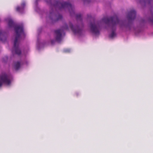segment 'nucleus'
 <instances>
[{
    "mask_svg": "<svg viewBox=\"0 0 153 153\" xmlns=\"http://www.w3.org/2000/svg\"><path fill=\"white\" fill-rule=\"evenodd\" d=\"M16 36L14 42V45L12 50L13 53L15 52L16 54L19 55L21 53L19 48L18 41L19 40L21 35L24 34L23 27L22 25H18L15 27Z\"/></svg>",
    "mask_w": 153,
    "mask_h": 153,
    "instance_id": "nucleus-1",
    "label": "nucleus"
},
{
    "mask_svg": "<svg viewBox=\"0 0 153 153\" xmlns=\"http://www.w3.org/2000/svg\"><path fill=\"white\" fill-rule=\"evenodd\" d=\"M54 6L56 8L59 10L66 7L68 8L71 14H72V13H74V7L69 3L64 1L61 2L58 1L56 2Z\"/></svg>",
    "mask_w": 153,
    "mask_h": 153,
    "instance_id": "nucleus-2",
    "label": "nucleus"
},
{
    "mask_svg": "<svg viewBox=\"0 0 153 153\" xmlns=\"http://www.w3.org/2000/svg\"><path fill=\"white\" fill-rule=\"evenodd\" d=\"M102 21L106 24H111L113 27L119 24L120 22V21L119 20L118 18L116 15L110 18H104L102 19Z\"/></svg>",
    "mask_w": 153,
    "mask_h": 153,
    "instance_id": "nucleus-3",
    "label": "nucleus"
},
{
    "mask_svg": "<svg viewBox=\"0 0 153 153\" xmlns=\"http://www.w3.org/2000/svg\"><path fill=\"white\" fill-rule=\"evenodd\" d=\"M10 83V80L7 75L4 73L0 75V87H1L3 84L9 85Z\"/></svg>",
    "mask_w": 153,
    "mask_h": 153,
    "instance_id": "nucleus-4",
    "label": "nucleus"
},
{
    "mask_svg": "<svg viewBox=\"0 0 153 153\" xmlns=\"http://www.w3.org/2000/svg\"><path fill=\"white\" fill-rule=\"evenodd\" d=\"M93 23L91 22L90 25V28L91 31L94 34L98 35L100 34V27L98 25L96 24L94 19Z\"/></svg>",
    "mask_w": 153,
    "mask_h": 153,
    "instance_id": "nucleus-5",
    "label": "nucleus"
},
{
    "mask_svg": "<svg viewBox=\"0 0 153 153\" xmlns=\"http://www.w3.org/2000/svg\"><path fill=\"white\" fill-rule=\"evenodd\" d=\"M69 25L71 30L74 34H80L81 33L82 28V26H76L74 27L71 22H69Z\"/></svg>",
    "mask_w": 153,
    "mask_h": 153,
    "instance_id": "nucleus-6",
    "label": "nucleus"
},
{
    "mask_svg": "<svg viewBox=\"0 0 153 153\" xmlns=\"http://www.w3.org/2000/svg\"><path fill=\"white\" fill-rule=\"evenodd\" d=\"M56 35V39L58 42H60L62 39V36L63 33V31L62 29H58L55 30Z\"/></svg>",
    "mask_w": 153,
    "mask_h": 153,
    "instance_id": "nucleus-7",
    "label": "nucleus"
},
{
    "mask_svg": "<svg viewBox=\"0 0 153 153\" xmlns=\"http://www.w3.org/2000/svg\"><path fill=\"white\" fill-rule=\"evenodd\" d=\"M136 12L134 10H131L128 13L127 18L129 22L134 20L136 18Z\"/></svg>",
    "mask_w": 153,
    "mask_h": 153,
    "instance_id": "nucleus-8",
    "label": "nucleus"
},
{
    "mask_svg": "<svg viewBox=\"0 0 153 153\" xmlns=\"http://www.w3.org/2000/svg\"><path fill=\"white\" fill-rule=\"evenodd\" d=\"M25 6V2H23L21 4V7L17 6L16 8V10L18 12L22 13L24 10V7Z\"/></svg>",
    "mask_w": 153,
    "mask_h": 153,
    "instance_id": "nucleus-9",
    "label": "nucleus"
},
{
    "mask_svg": "<svg viewBox=\"0 0 153 153\" xmlns=\"http://www.w3.org/2000/svg\"><path fill=\"white\" fill-rule=\"evenodd\" d=\"M145 3L150 4L153 2V0H145ZM149 20L152 24H153V12H152V16L149 19Z\"/></svg>",
    "mask_w": 153,
    "mask_h": 153,
    "instance_id": "nucleus-10",
    "label": "nucleus"
},
{
    "mask_svg": "<svg viewBox=\"0 0 153 153\" xmlns=\"http://www.w3.org/2000/svg\"><path fill=\"white\" fill-rule=\"evenodd\" d=\"M20 66V63L19 62H17L15 63L14 67L16 70L19 69Z\"/></svg>",
    "mask_w": 153,
    "mask_h": 153,
    "instance_id": "nucleus-11",
    "label": "nucleus"
},
{
    "mask_svg": "<svg viewBox=\"0 0 153 153\" xmlns=\"http://www.w3.org/2000/svg\"><path fill=\"white\" fill-rule=\"evenodd\" d=\"M14 24L13 21L11 19L9 20L8 25L10 27H12L14 26Z\"/></svg>",
    "mask_w": 153,
    "mask_h": 153,
    "instance_id": "nucleus-12",
    "label": "nucleus"
},
{
    "mask_svg": "<svg viewBox=\"0 0 153 153\" xmlns=\"http://www.w3.org/2000/svg\"><path fill=\"white\" fill-rule=\"evenodd\" d=\"M76 19L77 21L79 20L81 22H82V18L81 15L79 14L76 15Z\"/></svg>",
    "mask_w": 153,
    "mask_h": 153,
    "instance_id": "nucleus-13",
    "label": "nucleus"
},
{
    "mask_svg": "<svg viewBox=\"0 0 153 153\" xmlns=\"http://www.w3.org/2000/svg\"><path fill=\"white\" fill-rule=\"evenodd\" d=\"M116 36V34L115 33L114 31H113L111 34L109 35V37L111 38H112Z\"/></svg>",
    "mask_w": 153,
    "mask_h": 153,
    "instance_id": "nucleus-14",
    "label": "nucleus"
},
{
    "mask_svg": "<svg viewBox=\"0 0 153 153\" xmlns=\"http://www.w3.org/2000/svg\"><path fill=\"white\" fill-rule=\"evenodd\" d=\"M62 28L64 30H68V27L66 23L62 27Z\"/></svg>",
    "mask_w": 153,
    "mask_h": 153,
    "instance_id": "nucleus-15",
    "label": "nucleus"
},
{
    "mask_svg": "<svg viewBox=\"0 0 153 153\" xmlns=\"http://www.w3.org/2000/svg\"><path fill=\"white\" fill-rule=\"evenodd\" d=\"M1 36V37H4V33L2 32V31L0 30V37ZM0 40L3 41V40L0 37Z\"/></svg>",
    "mask_w": 153,
    "mask_h": 153,
    "instance_id": "nucleus-16",
    "label": "nucleus"
},
{
    "mask_svg": "<svg viewBox=\"0 0 153 153\" xmlns=\"http://www.w3.org/2000/svg\"><path fill=\"white\" fill-rule=\"evenodd\" d=\"M62 18V16L61 15H59L58 16L57 19H56V20L55 21H58V20H59L60 19H61Z\"/></svg>",
    "mask_w": 153,
    "mask_h": 153,
    "instance_id": "nucleus-17",
    "label": "nucleus"
},
{
    "mask_svg": "<svg viewBox=\"0 0 153 153\" xmlns=\"http://www.w3.org/2000/svg\"><path fill=\"white\" fill-rule=\"evenodd\" d=\"M53 14V13H52V12H51L50 13V19H51V16L52 15V14Z\"/></svg>",
    "mask_w": 153,
    "mask_h": 153,
    "instance_id": "nucleus-18",
    "label": "nucleus"
},
{
    "mask_svg": "<svg viewBox=\"0 0 153 153\" xmlns=\"http://www.w3.org/2000/svg\"><path fill=\"white\" fill-rule=\"evenodd\" d=\"M54 42H55V41L54 40H51V43L52 44H53L54 43Z\"/></svg>",
    "mask_w": 153,
    "mask_h": 153,
    "instance_id": "nucleus-19",
    "label": "nucleus"
},
{
    "mask_svg": "<svg viewBox=\"0 0 153 153\" xmlns=\"http://www.w3.org/2000/svg\"><path fill=\"white\" fill-rule=\"evenodd\" d=\"M83 1L84 2H88L89 1H88V0H83Z\"/></svg>",
    "mask_w": 153,
    "mask_h": 153,
    "instance_id": "nucleus-20",
    "label": "nucleus"
},
{
    "mask_svg": "<svg viewBox=\"0 0 153 153\" xmlns=\"http://www.w3.org/2000/svg\"><path fill=\"white\" fill-rule=\"evenodd\" d=\"M5 58L6 59V60H7V59L8 58H7V56H6V57H5Z\"/></svg>",
    "mask_w": 153,
    "mask_h": 153,
    "instance_id": "nucleus-21",
    "label": "nucleus"
},
{
    "mask_svg": "<svg viewBox=\"0 0 153 153\" xmlns=\"http://www.w3.org/2000/svg\"><path fill=\"white\" fill-rule=\"evenodd\" d=\"M3 61L4 62V59H3Z\"/></svg>",
    "mask_w": 153,
    "mask_h": 153,
    "instance_id": "nucleus-22",
    "label": "nucleus"
},
{
    "mask_svg": "<svg viewBox=\"0 0 153 153\" xmlns=\"http://www.w3.org/2000/svg\"><path fill=\"white\" fill-rule=\"evenodd\" d=\"M3 61L4 62V59H3Z\"/></svg>",
    "mask_w": 153,
    "mask_h": 153,
    "instance_id": "nucleus-23",
    "label": "nucleus"
},
{
    "mask_svg": "<svg viewBox=\"0 0 153 153\" xmlns=\"http://www.w3.org/2000/svg\"><path fill=\"white\" fill-rule=\"evenodd\" d=\"M3 61L4 62V59H3Z\"/></svg>",
    "mask_w": 153,
    "mask_h": 153,
    "instance_id": "nucleus-24",
    "label": "nucleus"
},
{
    "mask_svg": "<svg viewBox=\"0 0 153 153\" xmlns=\"http://www.w3.org/2000/svg\"><path fill=\"white\" fill-rule=\"evenodd\" d=\"M50 1H51V0H50Z\"/></svg>",
    "mask_w": 153,
    "mask_h": 153,
    "instance_id": "nucleus-25",
    "label": "nucleus"
}]
</instances>
